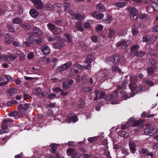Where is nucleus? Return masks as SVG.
<instances>
[{"instance_id":"a18cd8bd","label":"nucleus","mask_w":158,"mask_h":158,"mask_svg":"<svg viewBox=\"0 0 158 158\" xmlns=\"http://www.w3.org/2000/svg\"><path fill=\"white\" fill-rule=\"evenodd\" d=\"M142 41L143 42H147L149 41L150 40V37L149 36H143L142 38Z\"/></svg>"},{"instance_id":"7c9ffc66","label":"nucleus","mask_w":158,"mask_h":158,"mask_svg":"<svg viewBox=\"0 0 158 158\" xmlns=\"http://www.w3.org/2000/svg\"><path fill=\"white\" fill-rule=\"evenodd\" d=\"M93 56L92 55H89L87 56V60H86V63H90L92 61V59Z\"/></svg>"},{"instance_id":"4c0bfd02","label":"nucleus","mask_w":158,"mask_h":158,"mask_svg":"<svg viewBox=\"0 0 158 158\" xmlns=\"http://www.w3.org/2000/svg\"><path fill=\"white\" fill-rule=\"evenodd\" d=\"M127 29L126 28L122 30L118 34V35L120 36H123L127 34Z\"/></svg>"},{"instance_id":"680f3d73","label":"nucleus","mask_w":158,"mask_h":158,"mask_svg":"<svg viewBox=\"0 0 158 158\" xmlns=\"http://www.w3.org/2000/svg\"><path fill=\"white\" fill-rule=\"evenodd\" d=\"M55 103H51L50 104L48 105L47 106V108H54L55 107Z\"/></svg>"},{"instance_id":"052dcab7","label":"nucleus","mask_w":158,"mask_h":158,"mask_svg":"<svg viewBox=\"0 0 158 158\" xmlns=\"http://www.w3.org/2000/svg\"><path fill=\"white\" fill-rule=\"evenodd\" d=\"M149 62L151 64H156V62L154 59H151L149 60Z\"/></svg>"},{"instance_id":"473e14b6","label":"nucleus","mask_w":158,"mask_h":158,"mask_svg":"<svg viewBox=\"0 0 158 158\" xmlns=\"http://www.w3.org/2000/svg\"><path fill=\"white\" fill-rule=\"evenodd\" d=\"M114 31L112 28H110L109 29V32L108 33V37L109 38H112L114 36Z\"/></svg>"},{"instance_id":"2f4dec72","label":"nucleus","mask_w":158,"mask_h":158,"mask_svg":"<svg viewBox=\"0 0 158 158\" xmlns=\"http://www.w3.org/2000/svg\"><path fill=\"white\" fill-rule=\"evenodd\" d=\"M12 21L15 24H19L22 22V20L21 19L18 18H15L13 19Z\"/></svg>"},{"instance_id":"f704fd0d","label":"nucleus","mask_w":158,"mask_h":158,"mask_svg":"<svg viewBox=\"0 0 158 158\" xmlns=\"http://www.w3.org/2000/svg\"><path fill=\"white\" fill-rule=\"evenodd\" d=\"M122 91L123 90H122L121 92V96L125 100H126L127 98H130V97L129 96L127 93L122 92Z\"/></svg>"},{"instance_id":"72a5a7b5","label":"nucleus","mask_w":158,"mask_h":158,"mask_svg":"<svg viewBox=\"0 0 158 158\" xmlns=\"http://www.w3.org/2000/svg\"><path fill=\"white\" fill-rule=\"evenodd\" d=\"M65 40L68 42H71L72 41L71 35L70 34H65Z\"/></svg>"},{"instance_id":"a211bd4d","label":"nucleus","mask_w":158,"mask_h":158,"mask_svg":"<svg viewBox=\"0 0 158 158\" xmlns=\"http://www.w3.org/2000/svg\"><path fill=\"white\" fill-rule=\"evenodd\" d=\"M41 51L44 54H48L50 53V50L49 47L47 46H44L41 49Z\"/></svg>"},{"instance_id":"58836bf2","label":"nucleus","mask_w":158,"mask_h":158,"mask_svg":"<svg viewBox=\"0 0 158 158\" xmlns=\"http://www.w3.org/2000/svg\"><path fill=\"white\" fill-rule=\"evenodd\" d=\"M91 40L94 43L97 42L98 41V39L97 36L95 35H93L91 37Z\"/></svg>"},{"instance_id":"69168bd1","label":"nucleus","mask_w":158,"mask_h":158,"mask_svg":"<svg viewBox=\"0 0 158 158\" xmlns=\"http://www.w3.org/2000/svg\"><path fill=\"white\" fill-rule=\"evenodd\" d=\"M56 95L55 94L52 93L49 95L48 97L49 98L52 99L56 97Z\"/></svg>"},{"instance_id":"6ab92c4d","label":"nucleus","mask_w":158,"mask_h":158,"mask_svg":"<svg viewBox=\"0 0 158 158\" xmlns=\"http://www.w3.org/2000/svg\"><path fill=\"white\" fill-rule=\"evenodd\" d=\"M9 124H5L3 123L1 126V128L4 132L7 133L9 132V130L8 129V126Z\"/></svg>"},{"instance_id":"79ce46f5","label":"nucleus","mask_w":158,"mask_h":158,"mask_svg":"<svg viewBox=\"0 0 158 158\" xmlns=\"http://www.w3.org/2000/svg\"><path fill=\"white\" fill-rule=\"evenodd\" d=\"M8 29L10 32H14L15 31V29L11 25H7Z\"/></svg>"},{"instance_id":"4be33fe9","label":"nucleus","mask_w":158,"mask_h":158,"mask_svg":"<svg viewBox=\"0 0 158 158\" xmlns=\"http://www.w3.org/2000/svg\"><path fill=\"white\" fill-rule=\"evenodd\" d=\"M85 18V16L84 15L82 16L80 14H78L74 15V17H73V19L75 20H81Z\"/></svg>"},{"instance_id":"5701e85b","label":"nucleus","mask_w":158,"mask_h":158,"mask_svg":"<svg viewBox=\"0 0 158 158\" xmlns=\"http://www.w3.org/2000/svg\"><path fill=\"white\" fill-rule=\"evenodd\" d=\"M23 29L25 30H28L31 28V25L28 23H23L22 24Z\"/></svg>"},{"instance_id":"423d86ee","label":"nucleus","mask_w":158,"mask_h":158,"mask_svg":"<svg viewBox=\"0 0 158 158\" xmlns=\"http://www.w3.org/2000/svg\"><path fill=\"white\" fill-rule=\"evenodd\" d=\"M122 57L118 55H114L109 58L110 61L112 62L113 64H115L120 62Z\"/></svg>"},{"instance_id":"13d9d810","label":"nucleus","mask_w":158,"mask_h":158,"mask_svg":"<svg viewBox=\"0 0 158 158\" xmlns=\"http://www.w3.org/2000/svg\"><path fill=\"white\" fill-rule=\"evenodd\" d=\"M43 38L42 37H41L37 39H36L35 41L36 43L39 44L43 40Z\"/></svg>"},{"instance_id":"4468645a","label":"nucleus","mask_w":158,"mask_h":158,"mask_svg":"<svg viewBox=\"0 0 158 158\" xmlns=\"http://www.w3.org/2000/svg\"><path fill=\"white\" fill-rule=\"evenodd\" d=\"M21 109H18V111H12L9 114L10 116H21L23 115V113L21 112Z\"/></svg>"},{"instance_id":"37998d69","label":"nucleus","mask_w":158,"mask_h":158,"mask_svg":"<svg viewBox=\"0 0 158 158\" xmlns=\"http://www.w3.org/2000/svg\"><path fill=\"white\" fill-rule=\"evenodd\" d=\"M54 30L53 33L55 35L58 34L60 32V28L59 27H56Z\"/></svg>"},{"instance_id":"cd10ccee","label":"nucleus","mask_w":158,"mask_h":158,"mask_svg":"<svg viewBox=\"0 0 158 158\" xmlns=\"http://www.w3.org/2000/svg\"><path fill=\"white\" fill-rule=\"evenodd\" d=\"M41 89L40 87H36L33 89L32 92L34 94H39L41 92Z\"/></svg>"},{"instance_id":"f257e3e1","label":"nucleus","mask_w":158,"mask_h":158,"mask_svg":"<svg viewBox=\"0 0 158 158\" xmlns=\"http://www.w3.org/2000/svg\"><path fill=\"white\" fill-rule=\"evenodd\" d=\"M125 87V83L123 82L121 85H118L117 90L114 92L113 93L110 94L106 98V100L108 101L110 100H112V101L111 103L112 104H114L117 103V101L116 100L117 98V96L118 95V93L117 91L120 90H124Z\"/></svg>"},{"instance_id":"6e6d98bb","label":"nucleus","mask_w":158,"mask_h":158,"mask_svg":"<svg viewBox=\"0 0 158 158\" xmlns=\"http://www.w3.org/2000/svg\"><path fill=\"white\" fill-rule=\"evenodd\" d=\"M69 85H68L66 82L64 83L63 84L62 88L64 89H68L69 88Z\"/></svg>"},{"instance_id":"de8ad7c7","label":"nucleus","mask_w":158,"mask_h":158,"mask_svg":"<svg viewBox=\"0 0 158 158\" xmlns=\"http://www.w3.org/2000/svg\"><path fill=\"white\" fill-rule=\"evenodd\" d=\"M47 26L48 27L49 29L51 31H53L55 29V28L56 27L55 25L50 23L48 24Z\"/></svg>"},{"instance_id":"bb28decb","label":"nucleus","mask_w":158,"mask_h":158,"mask_svg":"<svg viewBox=\"0 0 158 158\" xmlns=\"http://www.w3.org/2000/svg\"><path fill=\"white\" fill-rule=\"evenodd\" d=\"M63 5L65 11H68L69 10L71 6L69 3L65 2L63 4Z\"/></svg>"},{"instance_id":"c756f323","label":"nucleus","mask_w":158,"mask_h":158,"mask_svg":"<svg viewBox=\"0 0 158 158\" xmlns=\"http://www.w3.org/2000/svg\"><path fill=\"white\" fill-rule=\"evenodd\" d=\"M139 18L141 20H145L148 18V15L146 14H141L140 15Z\"/></svg>"},{"instance_id":"8fccbe9b","label":"nucleus","mask_w":158,"mask_h":158,"mask_svg":"<svg viewBox=\"0 0 158 158\" xmlns=\"http://www.w3.org/2000/svg\"><path fill=\"white\" fill-rule=\"evenodd\" d=\"M137 79V77L136 76L133 75H131L130 76V80L131 81L130 83H131L133 84H134L132 82L133 81H136Z\"/></svg>"},{"instance_id":"aec40b11","label":"nucleus","mask_w":158,"mask_h":158,"mask_svg":"<svg viewBox=\"0 0 158 158\" xmlns=\"http://www.w3.org/2000/svg\"><path fill=\"white\" fill-rule=\"evenodd\" d=\"M156 69V66L154 65L148 67V74L151 75L153 73L154 70Z\"/></svg>"},{"instance_id":"6e6552de","label":"nucleus","mask_w":158,"mask_h":158,"mask_svg":"<svg viewBox=\"0 0 158 158\" xmlns=\"http://www.w3.org/2000/svg\"><path fill=\"white\" fill-rule=\"evenodd\" d=\"M145 125L143 124L138 121H135L133 124V127H137V128L134 129L135 132H138L139 128L143 127Z\"/></svg>"},{"instance_id":"c03bdc74","label":"nucleus","mask_w":158,"mask_h":158,"mask_svg":"<svg viewBox=\"0 0 158 158\" xmlns=\"http://www.w3.org/2000/svg\"><path fill=\"white\" fill-rule=\"evenodd\" d=\"M80 154L78 152H74L72 154V157L73 158H79Z\"/></svg>"},{"instance_id":"c9c22d12","label":"nucleus","mask_w":158,"mask_h":158,"mask_svg":"<svg viewBox=\"0 0 158 158\" xmlns=\"http://www.w3.org/2000/svg\"><path fill=\"white\" fill-rule=\"evenodd\" d=\"M115 5L116 6V7L122 8L125 6V4L124 2H120L115 3Z\"/></svg>"},{"instance_id":"ddd939ff","label":"nucleus","mask_w":158,"mask_h":158,"mask_svg":"<svg viewBox=\"0 0 158 158\" xmlns=\"http://www.w3.org/2000/svg\"><path fill=\"white\" fill-rule=\"evenodd\" d=\"M33 35L35 36H40L42 34V31L37 27H34L33 30Z\"/></svg>"},{"instance_id":"f8f14e48","label":"nucleus","mask_w":158,"mask_h":158,"mask_svg":"<svg viewBox=\"0 0 158 158\" xmlns=\"http://www.w3.org/2000/svg\"><path fill=\"white\" fill-rule=\"evenodd\" d=\"M64 45L63 41L60 38L58 40V41L54 44L53 47L56 48L60 49L63 47Z\"/></svg>"},{"instance_id":"09e8293b","label":"nucleus","mask_w":158,"mask_h":158,"mask_svg":"<svg viewBox=\"0 0 158 158\" xmlns=\"http://www.w3.org/2000/svg\"><path fill=\"white\" fill-rule=\"evenodd\" d=\"M35 56L33 52L29 53L28 54L27 57L29 59H31L34 57Z\"/></svg>"},{"instance_id":"7ed1b4c3","label":"nucleus","mask_w":158,"mask_h":158,"mask_svg":"<svg viewBox=\"0 0 158 158\" xmlns=\"http://www.w3.org/2000/svg\"><path fill=\"white\" fill-rule=\"evenodd\" d=\"M131 43L130 40L122 39L116 44V46L117 48H120L123 49L127 48Z\"/></svg>"},{"instance_id":"5fc2aeb1","label":"nucleus","mask_w":158,"mask_h":158,"mask_svg":"<svg viewBox=\"0 0 158 158\" xmlns=\"http://www.w3.org/2000/svg\"><path fill=\"white\" fill-rule=\"evenodd\" d=\"M52 90L55 92H60L63 91L62 89L59 87H56L53 88L52 89Z\"/></svg>"},{"instance_id":"412c9836","label":"nucleus","mask_w":158,"mask_h":158,"mask_svg":"<svg viewBox=\"0 0 158 158\" xmlns=\"http://www.w3.org/2000/svg\"><path fill=\"white\" fill-rule=\"evenodd\" d=\"M82 24L81 22H79L75 24V28L80 31H82L84 30V28L82 26Z\"/></svg>"},{"instance_id":"e2e57ef3","label":"nucleus","mask_w":158,"mask_h":158,"mask_svg":"<svg viewBox=\"0 0 158 158\" xmlns=\"http://www.w3.org/2000/svg\"><path fill=\"white\" fill-rule=\"evenodd\" d=\"M8 57L9 58V60H10V61H13L15 59V58L14 57L13 55H9L8 56Z\"/></svg>"},{"instance_id":"0eeeda50","label":"nucleus","mask_w":158,"mask_h":158,"mask_svg":"<svg viewBox=\"0 0 158 158\" xmlns=\"http://www.w3.org/2000/svg\"><path fill=\"white\" fill-rule=\"evenodd\" d=\"M130 18L133 20L137 19L138 16V11L134 8H131L129 10Z\"/></svg>"},{"instance_id":"dca6fc26","label":"nucleus","mask_w":158,"mask_h":158,"mask_svg":"<svg viewBox=\"0 0 158 158\" xmlns=\"http://www.w3.org/2000/svg\"><path fill=\"white\" fill-rule=\"evenodd\" d=\"M30 15L33 18H37L39 15L38 11L35 9H31L29 12Z\"/></svg>"},{"instance_id":"bf43d9fd","label":"nucleus","mask_w":158,"mask_h":158,"mask_svg":"<svg viewBox=\"0 0 158 158\" xmlns=\"http://www.w3.org/2000/svg\"><path fill=\"white\" fill-rule=\"evenodd\" d=\"M75 66L77 68H78L80 69H84V66L80 65L79 64H75Z\"/></svg>"},{"instance_id":"864d4df0","label":"nucleus","mask_w":158,"mask_h":158,"mask_svg":"<svg viewBox=\"0 0 158 158\" xmlns=\"http://www.w3.org/2000/svg\"><path fill=\"white\" fill-rule=\"evenodd\" d=\"M9 92L10 93V95H12L13 94H14L17 92V89L15 88L11 89L9 91Z\"/></svg>"},{"instance_id":"603ef678","label":"nucleus","mask_w":158,"mask_h":158,"mask_svg":"<svg viewBox=\"0 0 158 158\" xmlns=\"http://www.w3.org/2000/svg\"><path fill=\"white\" fill-rule=\"evenodd\" d=\"M103 29V26L101 24H99L97 26L95 30L97 31H101Z\"/></svg>"},{"instance_id":"20e7f679","label":"nucleus","mask_w":158,"mask_h":158,"mask_svg":"<svg viewBox=\"0 0 158 158\" xmlns=\"http://www.w3.org/2000/svg\"><path fill=\"white\" fill-rule=\"evenodd\" d=\"M158 131L157 127L154 126L148 127L144 130V132L148 135H152L155 134Z\"/></svg>"},{"instance_id":"2eb2a0df","label":"nucleus","mask_w":158,"mask_h":158,"mask_svg":"<svg viewBox=\"0 0 158 158\" xmlns=\"http://www.w3.org/2000/svg\"><path fill=\"white\" fill-rule=\"evenodd\" d=\"M151 8H152L153 10L155 11H158V4L156 2H152L151 4V6L148 7V9L147 10V11L149 12V9H150Z\"/></svg>"},{"instance_id":"9b49d317","label":"nucleus","mask_w":158,"mask_h":158,"mask_svg":"<svg viewBox=\"0 0 158 158\" xmlns=\"http://www.w3.org/2000/svg\"><path fill=\"white\" fill-rule=\"evenodd\" d=\"M129 146L131 152L135 153L136 151V146L135 143L133 141H130L129 143Z\"/></svg>"},{"instance_id":"1a4fd4ad","label":"nucleus","mask_w":158,"mask_h":158,"mask_svg":"<svg viewBox=\"0 0 158 158\" xmlns=\"http://www.w3.org/2000/svg\"><path fill=\"white\" fill-rule=\"evenodd\" d=\"M30 104L29 103H26L24 105V107H23L22 105H19L18 106V108L21 109L20 110L23 113V115L25 113V112L27 111L28 109L30 107Z\"/></svg>"},{"instance_id":"ea45409f","label":"nucleus","mask_w":158,"mask_h":158,"mask_svg":"<svg viewBox=\"0 0 158 158\" xmlns=\"http://www.w3.org/2000/svg\"><path fill=\"white\" fill-rule=\"evenodd\" d=\"M122 153L124 155V156H123V158H124L125 156L129 154V152H128V149L126 148H123L122 150Z\"/></svg>"},{"instance_id":"f3484780","label":"nucleus","mask_w":158,"mask_h":158,"mask_svg":"<svg viewBox=\"0 0 158 158\" xmlns=\"http://www.w3.org/2000/svg\"><path fill=\"white\" fill-rule=\"evenodd\" d=\"M139 47L138 45H136L132 46L131 48V55H135L139 50Z\"/></svg>"},{"instance_id":"e433bc0d","label":"nucleus","mask_w":158,"mask_h":158,"mask_svg":"<svg viewBox=\"0 0 158 158\" xmlns=\"http://www.w3.org/2000/svg\"><path fill=\"white\" fill-rule=\"evenodd\" d=\"M146 53L144 51L138 52V51L135 55L136 56H139L142 57Z\"/></svg>"},{"instance_id":"774afa93","label":"nucleus","mask_w":158,"mask_h":158,"mask_svg":"<svg viewBox=\"0 0 158 158\" xmlns=\"http://www.w3.org/2000/svg\"><path fill=\"white\" fill-rule=\"evenodd\" d=\"M91 67V65L89 64H88L86 66H84V69L90 70Z\"/></svg>"},{"instance_id":"338daca9","label":"nucleus","mask_w":158,"mask_h":158,"mask_svg":"<svg viewBox=\"0 0 158 158\" xmlns=\"http://www.w3.org/2000/svg\"><path fill=\"white\" fill-rule=\"evenodd\" d=\"M47 114L49 116H51L53 115V112L51 110L49 109L48 111L47 112Z\"/></svg>"},{"instance_id":"b1692460","label":"nucleus","mask_w":158,"mask_h":158,"mask_svg":"<svg viewBox=\"0 0 158 158\" xmlns=\"http://www.w3.org/2000/svg\"><path fill=\"white\" fill-rule=\"evenodd\" d=\"M96 9L101 11L103 12L105 11V9L103 5L101 3L98 4L96 6Z\"/></svg>"},{"instance_id":"a19ab883","label":"nucleus","mask_w":158,"mask_h":158,"mask_svg":"<svg viewBox=\"0 0 158 158\" xmlns=\"http://www.w3.org/2000/svg\"><path fill=\"white\" fill-rule=\"evenodd\" d=\"M75 151V149L73 148H69L67 150V155L68 156L72 155L73 152Z\"/></svg>"},{"instance_id":"49530a36","label":"nucleus","mask_w":158,"mask_h":158,"mask_svg":"<svg viewBox=\"0 0 158 158\" xmlns=\"http://www.w3.org/2000/svg\"><path fill=\"white\" fill-rule=\"evenodd\" d=\"M88 140L89 142H90L92 143H93L94 142L97 141V139L96 137H94L88 138Z\"/></svg>"},{"instance_id":"393cba45","label":"nucleus","mask_w":158,"mask_h":158,"mask_svg":"<svg viewBox=\"0 0 158 158\" xmlns=\"http://www.w3.org/2000/svg\"><path fill=\"white\" fill-rule=\"evenodd\" d=\"M51 149L50 150L51 152L53 153H55L57 150V145L56 144H52L50 145Z\"/></svg>"},{"instance_id":"9d476101","label":"nucleus","mask_w":158,"mask_h":158,"mask_svg":"<svg viewBox=\"0 0 158 158\" xmlns=\"http://www.w3.org/2000/svg\"><path fill=\"white\" fill-rule=\"evenodd\" d=\"M32 1L36 8L39 9L43 8V3L40 0H32Z\"/></svg>"},{"instance_id":"4d7b16f0","label":"nucleus","mask_w":158,"mask_h":158,"mask_svg":"<svg viewBox=\"0 0 158 158\" xmlns=\"http://www.w3.org/2000/svg\"><path fill=\"white\" fill-rule=\"evenodd\" d=\"M131 32L133 35H135L138 33V31L137 30L136 28H132Z\"/></svg>"},{"instance_id":"39448f33","label":"nucleus","mask_w":158,"mask_h":158,"mask_svg":"<svg viewBox=\"0 0 158 158\" xmlns=\"http://www.w3.org/2000/svg\"><path fill=\"white\" fill-rule=\"evenodd\" d=\"M72 64V62L69 61L61 65V66L58 67L57 69V72L58 73H60L63 71H65L70 68Z\"/></svg>"},{"instance_id":"f03ea898","label":"nucleus","mask_w":158,"mask_h":158,"mask_svg":"<svg viewBox=\"0 0 158 158\" xmlns=\"http://www.w3.org/2000/svg\"><path fill=\"white\" fill-rule=\"evenodd\" d=\"M129 87L131 91L133 92V95L131 94V96H133L136 93L139 91H142L145 90V87L142 86L141 85H139L137 87V85L135 84H133L130 83L129 84Z\"/></svg>"},{"instance_id":"3c124183","label":"nucleus","mask_w":158,"mask_h":158,"mask_svg":"<svg viewBox=\"0 0 158 158\" xmlns=\"http://www.w3.org/2000/svg\"><path fill=\"white\" fill-rule=\"evenodd\" d=\"M93 88L89 87H86L83 89V90L86 92H89L92 91Z\"/></svg>"},{"instance_id":"a878e982","label":"nucleus","mask_w":158,"mask_h":158,"mask_svg":"<svg viewBox=\"0 0 158 158\" xmlns=\"http://www.w3.org/2000/svg\"><path fill=\"white\" fill-rule=\"evenodd\" d=\"M145 83L148 86H152L155 84L156 81L150 80H147L145 81Z\"/></svg>"},{"instance_id":"c85d7f7f","label":"nucleus","mask_w":158,"mask_h":158,"mask_svg":"<svg viewBox=\"0 0 158 158\" xmlns=\"http://www.w3.org/2000/svg\"><path fill=\"white\" fill-rule=\"evenodd\" d=\"M45 8L47 10H50L53 9V5L51 3H48L45 5Z\"/></svg>"},{"instance_id":"0e129e2a","label":"nucleus","mask_w":158,"mask_h":158,"mask_svg":"<svg viewBox=\"0 0 158 158\" xmlns=\"http://www.w3.org/2000/svg\"><path fill=\"white\" fill-rule=\"evenodd\" d=\"M12 41V40L10 38H9L6 39L5 41V43L7 44H9L11 43Z\"/></svg>"}]
</instances>
